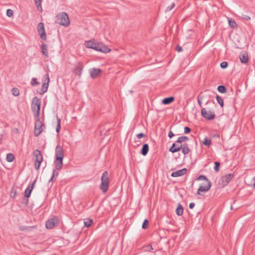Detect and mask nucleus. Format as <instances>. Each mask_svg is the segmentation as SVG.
<instances>
[{
    "instance_id": "39",
    "label": "nucleus",
    "mask_w": 255,
    "mask_h": 255,
    "mask_svg": "<svg viewBox=\"0 0 255 255\" xmlns=\"http://www.w3.org/2000/svg\"><path fill=\"white\" fill-rule=\"evenodd\" d=\"M13 11L12 9H7L6 10V15L8 16V17H11L13 15Z\"/></svg>"
},
{
    "instance_id": "3",
    "label": "nucleus",
    "mask_w": 255,
    "mask_h": 255,
    "mask_svg": "<svg viewBox=\"0 0 255 255\" xmlns=\"http://www.w3.org/2000/svg\"><path fill=\"white\" fill-rule=\"evenodd\" d=\"M55 22L65 26H68L70 24L69 16L65 12L59 13L56 16Z\"/></svg>"
},
{
    "instance_id": "24",
    "label": "nucleus",
    "mask_w": 255,
    "mask_h": 255,
    "mask_svg": "<svg viewBox=\"0 0 255 255\" xmlns=\"http://www.w3.org/2000/svg\"><path fill=\"white\" fill-rule=\"evenodd\" d=\"M183 213V208L181 204L179 203L176 209V213L178 216H181Z\"/></svg>"
},
{
    "instance_id": "16",
    "label": "nucleus",
    "mask_w": 255,
    "mask_h": 255,
    "mask_svg": "<svg viewBox=\"0 0 255 255\" xmlns=\"http://www.w3.org/2000/svg\"><path fill=\"white\" fill-rule=\"evenodd\" d=\"M174 149L176 150L175 151H179L180 150H182V152L184 155L188 154L190 151L188 144L186 143L180 144V147Z\"/></svg>"
},
{
    "instance_id": "38",
    "label": "nucleus",
    "mask_w": 255,
    "mask_h": 255,
    "mask_svg": "<svg viewBox=\"0 0 255 255\" xmlns=\"http://www.w3.org/2000/svg\"><path fill=\"white\" fill-rule=\"evenodd\" d=\"M60 122H61V120L59 118H57V127H56V132L57 133H59L60 131V128H61Z\"/></svg>"
},
{
    "instance_id": "41",
    "label": "nucleus",
    "mask_w": 255,
    "mask_h": 255,
    "mask_svg": "<svg viewBox=\"0 0 255 255\" xmlns=\"http://www.w3.org/2000/svg\"><path fill=\"white\" fill-rule=\"evenodd\" d=\"M242 17L243 19L247 21L250 20L251 19V17L250 16L247 15L245 13L242 14Z\"/></svg>"
},
{
    "instance_id": "30",
    "label": "nucleus",
    "mask_w": 255,
    "mask_h": 255,
    "mask_svg": "<svg viewBox=\"0 0 255 255\" xmlns=\"http://www.w3.org/2000/svg\"><path fill=\"white\" fill-rule=\"evenodd\" d=\"M14 158V156L13 154L10 153L7 154L6 159L8 162H11L13 161Z\"/></svg>"
},
{
    "instance_id": "57",
    "label": "nucleus",
    "mask_w": 255,
    "mask_h": 255,
    "mask_svg": "<svg viewBox=\"0 0 255 255\" xmlns=\"http://www.w3.org/2000/svg\"><path fill=\"white\" fill-rule=\"evenodd\" d=\"M231 209H232V210H233V206H232V205H231Z\"/></svg>"
},
{
    "instance_id": "45",
    "label": "nucleus",
    "mask_w": 255,
    "mask_h": 255,
    "mask_svg": "<svg viewBox=\"0 0 255 255\" xmlns=\"http://www.w3.org/2000/svg\"><path fill=\"white\" fill-rule=\"evenodd\" d=\"M146 136V134H145L144 133H138L136 134V137L138 138V139H140L143 137H145Z\"/></svg>"
},
{
    "instance_id": "4",
    "label": "nucleus",
    "mask_w": 255,
    "mask_h": 255,
    "mask_svg": "<svg viewBox=\"0 0 255 255\" xmlns=\"http://www.w3.org/2000/svg\"><path fill=\"white\" fill-rule=\"evenodd\" d=\"M41 100L37 97L33 98L31 103V110L35 118H38L40 115Z\"/></svg>"
},
{
    "instance_id": "56",
    "label": "nucleus",
    "mask_w": 255,
    "mask_h": 255,
    "mask_svg": "<svg viewBox=\"0 0 255 255\" xmlns=\"http://www.w3.org/2000/svg\"><path fill=\"white\" fill-rule=\"evenodd\" d=\"M213 137H219V134H215Z\"/></svg>"
},
{
    "instance_id": "2",
    "label": "nucleus",
    "mask_w": 255,
    "mask_h": 255,
    "mask_svg": "<svg viewBox=\"0 0 255 255\" xmlns=\"http://www.w3.org/2000/svg\"><path fill=\"white\" fill-rule=\"evenodd\" d=\"M56 159L54 161L55 169L60 170L63 166V160L64 158V151L62 147L57 145L55 149Z\"/></svg>"
},
{
    "instance_id": "36",
    "label": "nucleus",
    "mask_w": 255,
    "mask_h": 255,
    "mask_svg": "<svg viewBox=\"0 0 255 255\" xmlns=\"http://www.w3.org/2000/svg\"><path fill=\"white\" fill-rule=\"evenodd\" d=\"M149 222L147 219H145L142 225V228L143 229H146L148 226Z\"/></svg>"
},
{
    "instance_id": "32",
    "label": "nucleus",
    "mask_w": 255,
    "mask_h": 255,
    "mask_svg": "<svg viewBox=\"0 0 255 255\" xmlns=\"http://www.w3.org/2000/svg\"><path fill=\"white\" fill-rule=\"evenodd\" d=\"M197 180H204L205 181L207 182V183H208L209 181H210L208 178L207 177L204 175H200L197 178Z\"/></svg>"
},
{
    "instance_id": "46",
    "label": "nucleus",
    "mask_w": 255,
    "mask_h": 255,
    "mask_svg": "<svg viewBox=\"0 0 255 255\" xmlns=\"http://www.w3.org/2000/svg\"><path fill=\"white\" fill-rule=\"evenodd\" d=\"M19 229V230L21 231H23L24 230H27V231L28 230V227H26L25 226H20Z\"/></svg>"
},
{
    "instance_id": "11",
    "label": "nucleus",
    "mask_w": 255,
    "mask_h": 255,
    "mask_svg": "<svg viewBox=\"0 0 255 255\" xmlns=\"http://www.w3.org/2000/svg\"><path fill=\"white\" fill-rule=\"evenodd\" d=\"M36 182V179L33 181V182L30 184H29L27 187V188L25 189L24 191V196L26 198L25 199V205H27L28 204V198L30 196L31 192L33 189L34 185Z\"/></svg>"
},
{
    "instance_id": "43",
    "label": "nucleus",
    "mask_w": 255,
    "mask_h": 255,
    "mask_svg": "<svg viewBox=\"0 0 255 255\" xmlns=\"http://www.w3.org/2000/svg\"><path fill=\"white\" fill-rule=\"evenodd\" d=\"M175 6V3L173 2L170 5L167 7L166 9V11H170Z\"/></svg>"
},
{
    "instance_id": "48",
    "label": "nucleus",
    "mask_w": 255,
    "mask_h": 255,
    "mask_svg": "<svg viewBox=\"0 0 255 255\" xmlns=\"http://www.w3.org/2000/svg\"><path fill=\"white\" fill-rule=\"evenodd\" d=\"M174 136V134L173 133V132L172 131H170L168 133V136L170 138H171L172 137H173V136Z\"/></svg>"
},
{
    "instance_id": "27",
    "label": "nucleus",
    "mask_w": 255,
    "mask_h": 255,
    "mask_svg": "<svg viewBox=\"0 0 255 255\" xmlns=\"http://www.w3.org/2000/svg\"><path fill=\"white\" fill-rule=\"evenodd\" d=\"M216 98L218 104L220 105L221 107L223 108L224 106L223 99L221 97H220L219 95H217L216 96Z\"/></svg>"
},
{
    "instance_id": "51",
    "label": "nucleus",
    "mask_w": 255,
    "mask_h": 255,
    "mask_svg": "<svg viewBox=\"0 0 255 255\" xmlns=\"http://www.w3.org/2000/svg\"><path fill=\"white\" fill-rule=\"evenodd\" d=\"M147 248L149 250V251L153 249L152 247V246L150 245H148L147 246Z\"/></svg>"
},
{
    "instance_id": "21",
    "label": "nucleus",
    "mask_w": 255,
    "mask_h": 255,
    "mask_svg": "<svg viewBox=\"0 0 255 255\" xmlns=\"http://www.w3.org/2000/svg\"><path fill=\"white\" fill-rule=\"evenodd\" d=\"M175 100L174 97L171 96L164 98L162 101V103L164 105H168L172 103Z\"/></svg>"
},
{
    "instance_id": "14",
    "label": "nucleus",
    "mask_w": 255,
    "mask_h": 255,
    "mask_svg": "<svg viewBox=\"0 0 255 255\" xmlns=\"http://www.w3.org/2000/svg\"><path fill=\"white\" fill-rule=\"evenodd\" d=\"M212 186V183L211 181H209L207 185H201L199 187L197 190V194L200 195H203L202 192H206L209 191Z\"/></svg>"
},
{
    "instance_id": "33",
    "label": "nucleus",
    "mask_w": 255,
    "mask_h": 255,
    "mask_svg": "<svg viewBox=\"0 0 255 255\" xmlns=\"http://www.w3.org/2000/svg\"><path fill=\"white\" fill-rule=\"evenodd\" d=\"M11 92L14 96H18L19 95V91L17 88H13L11 89Z\"/></svg>"
},
{
    "instance_id": "31",
    "label": "nucleus",
    "mask_w": 255,
    "mask_h": 255,
    "mask_svg": "<svg viewBox=\"0 0 255 255\" xmlns=\"http://www.w3.org/2000/svg\"><path fill=\"white\" fill-rule=\"evenodd\" d=\"M202 143L204 145L209 146L211 144V140L206 137L204 138Z\"/></svg>"
},
{
    "instance_id": "58",
    "label": "nucleus",
    "mask_w": 255,
    "mask_h": 255,
    "mask_svg": "<svg viewBox=\"0 0 255 255\" xmlns=\"http://www.w3.org/2000/svg\"><path fill=\"white\" fill-rule=\"evenodd\" d=\"M15 131L18 132V129H17V128H16V129H15Z\"/></svg>"
},
{
    "instance_id": "25",
    "label": "nucleus",
    "mask_w": 255,
    "mask_h": 255,
    "mask_svg": "<svg viewBox=\"0 0 255 255\" xmlns=\"http://www.w3.org/2000/svg\"><path fill=\"white\" fill-rule=\"evenodd\" d=\"M189 140V138L186 136H181L178 138L177 139V142H180V144H182V143L187 141Z\"/></svg>"
},
{
    "instance_id": "34",
    "label": "nucleus",
    "mask_w": 255,
    "mask_h": 255,
    "mask_svg": "<svg viewBox=\"0 0 255 255\" xmlns=\"http://www.w3.org/2000/svg\"><path fill=\"white\" fill-rule=\"evenodd\" d=\"M39 82L37 81V79L36 78H32L31 81V85L32 86H35L39 84Z\"/></svg>"
},
{
    "instance_id": "7",
    "label": "nucleus",
    "mask_w": 255,
    "mask_h": 255,
    "mask_svg": "<svg viewBox=\"0 0 255 255\" xmlns=\"http://www.w3.org/2000/svg\"><path fill=\"white\" fill-rule=\"evenodd\" d=\"M234 177V173H229L221 176L218 181L219 186L221 188L224 187L229 183Z\"/></svg>"
},
{
    "instance_id": "18",
    "label": "nucleus",
    "mask_w": 255,
    "mask_h": 255,
    "mask_svg": "<svg viewBox=\"0 0 255 255\" xmlns=\"http://www.w3.org/2000/svg\"><path fill=\"white\" fill-rule=\"evenodd\" d=\"M187 171V169L184 168L178 171L172 172L171 174V176L173 177H179L185 174Z\"/></svg>"
},
{
    "instance_id": "9",
    "label": "nucleus",
    "mask_w": 255,
    "mask_h": 255,
    "mask_svg": "<svg viewBox=\"0 0 255 255\" xmlns=\"http://www.w3.org/2000/svg\"><path fill=\"white\" fill-rule=\"evenodd\" d=\"M42 80L43 83L42 84L41 89L39 91L37 90V92L40 95H43L47 91L48 87L49 86V83L50 82L48 74H46L43 76Z\"/></svg>"
},
{
    "instance_id": "12",
    "label": "nucleus",
    "mask_w": 255,
    "mask_h": 255,
    "mask_svg": "<svg viewBox=\"0 0 255 255\" xmlns=\"http://www.w3.org/2000/svg\"><path fill=\"white\" fill-rule=\"evenodd\" d=\"M201 113L202 116L206 120L210 121L215 118V115L214 112L209 111L208 112L205 108H203L201 110Z\"/></svg>"
},
{
    "instance_id": "37",
    "label": "nucleus",
    "mask_w": 255,
    "mask_h": 255,
    "mask_svg": "<svg viewBox=\"0 0 255 255\" xmlns=\"http://www.w3.org/2000/svg\"><path fill=\"white\" fill-rule=\"evenodd\" d=\"M201 93H200L198 97H197V100H198V103L199 104V106L201 108L202 107V100L203 98V96H201Z\"/></svg>"
},
{
    "instance_id": "5",
    "label": "nucleus",
    "mask_w": 255,
    "mask_h": 255,
    "mask_svg": "<svg viewBox=\"0 0 255 255\" xmlns=\"http://www.w3.org/2000/svg\"><path fill=\"white\" fill-rule=\"evenodd\" d=\"M109 186V177L108 171H105L103 173L101 177V183L100 184V189L103 193H106Z\"/></svg>"
},
{
    "instance_id": "28",
    "label": "nucleus",
    "mask_w": 255,
    "mask_h": 255,
    "mask_svg": "<svg viewBox=\"0 0 255 255\" xmlns=\"http://www.w3.org/2000/svg\"><path fill=\"white\" fill-rule=\"evenodd\" d=\"M93 222V221L92 219L89 218L86 219L84 222V226L86 227H90Z\"/></svg>"
},
{
    "instance_id": "49",
    "label": "nucleus",
    "mask_w": 255,
    "mask_h": 255,
    "mask_svg": "<svg viewBox=\"0 0 255 255\" xmlns=\"http://www.w3.org/2000/svg\"><path fill=\"white\" fill-rule=\"evenodd\" d=\"M56 169H54L53 170V174H52V176H57L58 175V172L57 171H56Z\"/></svg>"
},
{
    "instance_id": "26",
    "label": "nucleus",
    "mask_w": 255,
    "mask_h": 255,
    "mask_svg": "<svg viewBox=\"0 0 255 255\" xmlns=\"http://www.w3.org/2000/svg\"><path fill=\"white\" fill-rule=\"evenodd\" d=\"M218 91L222 94L226 93L227 92L226 87L224 85H220L217 88Z\"/></svg>"
},
{
    "instance_id": "40",
    "label": "nucleus",
    "mask_w": 255,
    "mask_h": 255,
    "mask_svg": "<svg viewBox=\"0 0 255 255\" xmlns=\"http://www.w3.org/2000/svg\"><path fill=\"white\" fill-rule=\"evenodd\" d=\"M228 66V62H227L226 61L222 62L220 64V66L222 69H225V68H227Z\"/></svg>"
},
{
    "instance_id": "50",
    "label": "nucleus",
    "mask_w": 255,
    "mask_h": 255,
    "mask_svg": "<svg viewBox=\"0 0 255 255\" xmlns=\"http://www.w3.org/2000/svg\"><path fill=\"white\" fill-rule=\"evenodd\" d=\"M195 206V203H190L189 204V207L190 209H193Z\"/></svg>"
},
{
    "instance_id": "15",
    "label": "nucleus",
    "mask_w": 255,
    "mask_h": 255,
    "mask_svg": "<svg viewBox=\"0 0 255 255\" xmlns=\"http://www.w3.org/2000/svg\"><path fill=\"white\" fill-rule=\"evenodd\" d=\"M59 222V219L57 218H53L48 220L46 222V227L47 229H51L55 227Z\"/></svg>"
},
{
    "instance_id": "53",
    "label": "nucleus",
    "mask_w": 255,
    "mask_h": 255,
    "mask_svg": "<svg viewBox=\"0 0 255 255\" xmlns=\"http://www.w3.org/2000/svg\"><path fill=\"white\" fill-rule=\"evenodd\" d=\"M253 185L255 188V176L253 178Z\"/></svg>"
},
{
    "instance_id": "55",
    "label": "nucleus",
    "mask_w": 255,
    "mask_h": 255,
    "mask_svg": "<svg viewBox=\"0 0 255 255\" xmlns=\"http://www.w3.org/2000/svg\"><path fill=\"white\" fill-rule=\"evenodd\" d=\"M54 177V176H52L51 178L49 179V182H51V181L53 180V179Z\"/></svg>"
},
{
    "instance_id": "8",
    "label": "nucleus",
    "mask_w": 255,
    "mask_h": 255,
    "mask_svg": "<svg viewBox=\"0 0 255 255\" xmlns=\"http://www.w3.org/2000/svg\"><path fill=\"white\" fill-rule=\"evenodd\" d=\"M36 121L35 124L34 134L36 137L38 136L45 128V125L40 120L39 117L35 118Z\"/></svg>"
},
{
    "instance_id": "52",
    "label": "nucleus",
    "mask_w": 255,
    "mask_h": 255,
    "mask_svg": "<svg viewBox=\"0 0 255 255\" xmlns=\"http://www.w3.org/2000/svg\"><path fill=\"white\" fill-rule=\"evenodd\" d=\"M210 102L212 103H213V104H214V105L215 104V102H214V101H208L206 102V105H207L208 104H209V103H210Z\"/></svg>"
},
{
    "instance_id": "42",
    "label": "nucleus",
    "mask_w": 255,
    "mask_h": 255,
    "mask_svg": "<svg viewBox=\"0 0 255 255\" xmlns=\"http://www.w3.org/2000/svg\"><path fill=\"white\" fill-rule=\"evenodd\" d=\"M36 5L38 8L40 6L41 7V1L42 0H34Z\"/></svg>"
},
{
    "instance_id": "20",
    "label": "nucleus",
    "mask_w": 255,
    "mask_h": 255,
    "mask_svg": "<svg viewBox=\"0 0 255 255\" xmlns=\"http://www.w3.org/2000/svg\"><path fill=\"white\" fill-rule=\"evenodd\" d=\"M149 151V146L147 143H144L143 144L142 147L140 150V153L143 155L145 156L147 155L148 152Z\"/></svg>"
},
{
    "instance_id": "10",
    "label": "nucleus",
    "mask_w": 255,
    "mask_h": 255,
    "mask_svg": "<svg viewBox=\"0 0 255 255\" xmlns=\"http://www.w3.org/2000/svg\"><path fill=\"white\" fill-rule=\"evenodd\" d=\"M37 31L38 34L40 35V38L44 41L47 39L46 34L44 28V24L43 22H40L37 25Z\"/></svg>"
},
{
    "instance_id": "29",
    "label": "nucleus",
    "mask_w": 255,
    "mask_h": 255,
    "mask_svg": "<svg viewBox=\"0 0 255 255\" xmlns=\"http://www.w3.org/2000/svg\"><path fill=\"white\" fill-rule=\"evenodd\" d=\"M229 25L231 28H234L237 27V24L235 20L232 19H229Z\"/></svg>"
},
{
    "instance_id": "6",
    "label": "nucleus",
    "mask_w": 255,
    "mask_h": 255,
    "mask_svg": "<svg viewBox=\"0 0 255 255\" xmlns=\"http://www.w3.org/2000/svg\"><path fill=\"white\" fill-rule=\"evenodd\" d=\"M34 167L36 170H39L40 164L43 161V156L41 151L38 149H36L33 152Z\"/></svg>"
},
{
    "instance_id": "22",
    "label": "nucleus",
    "mask_w": 255,
    "mask_h": 255,
    "mask_svg": "<svg viewBox=\"0 0 255 255\" xmlns=\"http://www.w3.org/2000/svg\"><path fill=\"white\" fill-rule=\"evenodd\" d=\"M47 48V45L45 44H42L41 46V52L46 57H48Z\"/></svg>"
},
{
    "instance_id": "47",
    "label": "nucleus",
    "mask_w": 255,
    "mask_h": 255,
    "mask_svg": "<svg viewBox=\"0 0 255 255\" xmlns=\"http://www.w3.org/2000/svg\"><path fill=\"white\" fill-rule=\"evenodd\" d=\"M176 50L177 52H180L182 51V48L180 46L178 45L176 46Z\"/></svg>"
},
{
    "instance_id": "13",
    "label": "nucleus",
    "mask_w": 255,
    "mask_h": 255,
    "mask_svg": "<svg viewBox=\"0 0 255 255\" xmlns=\"http://www.w3.org/2000/svg\"><path fill=\"white\" fill-rule=\"evenodd\" d=\"M83 65L82 62L79 61L75 65V68L72 70L73 73L77 75L79 78L81 76L82 72L83 69Z\"/></svg>"
},
{
    "instance_id": "1",
    "label": "nucleus",
    "mask_w": 255,
    "mask_h": 255,
    "mask_svg": "<svg viewBox=\"0 0 255 255\" xmlns=\"http://www.w3.org/2000/svg\"><path fill=\"white\" fill-rule=\"evenodd\" d=\"M85 46L87 48H92L103 53H108L111 51V49L108 46L102 43H95L91 40L86 41Z\"/></svg>"
},
{
    "instance_id": "44",
    "label": "nucleus",
    "mask_w": 255,
    "mask_h": 255,
    "mask_svg": "<svg viewBox=\"0 0 255 255\" xmlns=\"http://www.w3.org/2000/svg\"><path fill=\"white\" fill-rule=\"evenodd\" d=\"M184 133H186V134L189 133L191 131V128L188 127H184Z\"/></svg>"
},
{
    "instance_id": "35",
    "label": "nucleus",
    "mask_w": 255,
    "mask_h": 255,
    "mask_svg": "<svg viewBox=\"0 0 255 255\" xmlns=\"http://www.w3.org/2000/svg\"><path fill=\"white\" fill-rule=\"evenodd\" d=\"M214 170L215 172H218L219 171L220 167V163L218 161H215L214 162Z\"/></svg>"
},
{
    "instance_id": "54",
    "label": "nucleus",
    "mask_w": 255,
    "mask_h": 255,
    "mask_svg": "<svg viewBox=\"0 0 255 255\" xmlns=\"http://www.w3.org/2000/svg\"><path fill=\"white\" fill-rule=\"evenodd\" d=\"M16 192L15 191L14 192L13 195H11V197L14 198L16 196Z\"/></svg>"
},
{
    "instance_id": "17",
    "label": "nucleus",
    "mask_w": 255,
    "mask_h": 255,
    "mask_svg": "<svg viewBox=\"0 0 255 255\" xmlns=\"http://www.w3.org/2000/svg\"><path fill=\"white\" fill-rule=\"evenodd\" d=\"M91 77L93 79L97 78L102 73V70L99 68H93L89 70Z\"/></svg>"
},
{
    "instance_id": "19",
    "label": "nucleus",
    "mask_w": 255,
    "mask_h": 255,
    "mask_svg": "<svg viewBox=\"0 0 255 255\" xmlns=\"http://www.w3.org/2000/svg\"><path fill=\"white\" fill-rule=\"evenodd\" d=\"M240 59L242 63H247L249 61L248 54L247 52L242 53L240 55Z\"/></svg>"
},
{
    "instance_id": "23",
    "label": "nucleus",
    "mask_w": 255,
    "mask_h": 255,
    "mask_svg": "<svg viewBox=\"0 0 255 255\" xmlns=\"http://www.w3.org/2000/svg\"><path fill=\"white\" fill-rule=\"evenodd\" d=\"M180 142H177V140L172 144V146L169 148V151L172 153H175L177 151H175L176 150L175 148H177L178 147H180Z\"/></svg>"
}]
</instances>
